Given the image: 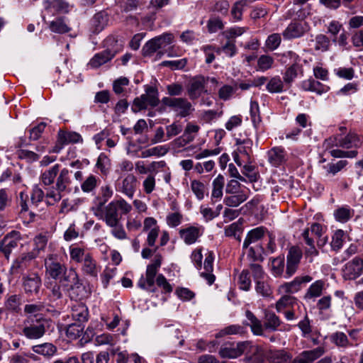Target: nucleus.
<instances>
[{"label": "nucleus", "instance_id": "nucleus-1", "mask_svg": "<svg viewBox=\"0 0 363 363\" xmlns=\"http://www.w3.org/2000/svg\"><path fill=\"white\" fill-rule=\"evenodd\" d=\"M131 210V205L123 199L112 201L106 206L91 208L94 215L111 228V234L119 240L127 238L126 233L120 223L121 216L128 213Z\"/></svg>", "mask_w": 363, "mask_h": 363}, {"label": "nucleus", "instance_id": "nucleus-2", "mask_svg": "<svg viewBox=\"0 0 363 363\" xmlns=\"http://www.w3.org/2000/svg\"><path fill=\"white\" fill-rule=\"evenodd\" d=\"M44 265L46 276L54 281L65 283L77 279V272L72 268L67 269L57 255H48L44 260Z\"/></svg>", "mask_w": 363, "mask_h": 363}, {"label": "nucleus", "instance_id": "nucleus-3", "mask_svg": "<svg viewBox=\"0 0 363 363\" xmlns=\"http://www.w3.org/2000/svg\"><path fill=\"white\" fill-rule=\"evenodd\" d=\"M245 316L250 322L245 324L250 326L252 332L256 335H262L263 328L271 331H276L281 324L279 318L274 312L269 311H264L263 325L261 321L250 311H246Z\"/></svg>", "mask_w": 363, "mask_h": 363}, {"label": "nucleus", "instance_id": "nucleus-4", "mask_svg": "<svg viewBox=\"0 0 363 363\" xmlns=\"http://www.w3.org/2000/svg\"><path fill=\"white\" fill-rule=\"evenodd\" d=\"M160 103L159 93L157 88L148 86L145 89V94L139 97H136L133 102L131 111L138 113L147 108V105L152 107L157 106Z\"/></svg>", "mask_w": 363, "mask_h": 363}, {"label": "nucleus", "instance_id": "nucleus-5", "mask_svg": "<svg viewBox=\"0 0 363 363\" xmlns=\"http://www.w3.org/2000/svg\"><path fill=\"white\" fill-rule=\"evenodd\" d=\"M162 259V257L160 255H156L152 263L147 265L145 278L142 276L138 282V286L140 288L150 292L156 291V289L155 287V277L158 269L161 267Z\"/></svg>", "mask_w": 363, "mask_h": 363}, {"label": "nucleus", "instance_id": "nucleus-6", "mask_svg": "<svg viewBox=\"0 0 363 363\" xmlns=\"http://www.w3.org/2000/svg\"><path fill=\"white\" fill-rule=\"evenodd\" d=\"M72 171H69L67 168H63L58 174L56 179L55 189L51 190L47 193L46 196L50 198L55 202H58L61 200L62 195V193L67 191L69 185L72 183L71 174Z\"/></svg>", "mask_w": 363, "mask_h": 363}, {"label": "nucleus", "instance_id": "nucleus-7", "mask_svg": "<svg viewBox=\"0 0 363 363\" xmlns=\"http://www.w3.org/2000/svg\"><path fill=\"white\" fill-rule=\"evenodd\" d=\"M162 104L177 112L178 116L182 118L189 116L194 111L191 104L186 98L165 96L162 99Z\"/></svg>", "mask_w": 363, "mask_h": 363}, {"label": "nucleus", "instance_id": "nucleus-8", "mask_svg": "<svg viewBox=\"0 0 363 363\" xmlns=\"http://www.w3.org/2000/svg\"><path fill=\"white\" fill-rule=\"evenodd\" d=\"M173 35L169 33H163L148 40L143 47L142 52L145 57L151 56L160 49H164L173 41Z\"/></svg>", "mask_w": 363, "mask_h": 363}, {"label": "nucleus", "instance_id": "nucleus-9", "mask_svg": "<svg viewBox=\"0 0 363 363\" xmlns=\"http://www.w3.org/2000/svg\"><path fill=\"white\" fill-rule=\"evenodd\" d=\"M21 240L22 236L19 231L12 230L9 233L0 241V253L9 260L11 252L17 248Z\"/></svg>", "mask_w": 363, "mask_h": 363}, {"label": "nucleus", "instance_id": "nucleus-10", "mask_svg": "<svg viewBox=\"0 0 363 363\" xmlns=\"http://www.w3.org/2000/svg\"><path fill=\"white\" fill-rule=\"evenodd\" d=\"M249 347H250L249 341L239 342L236 344L226 343L220 348L219 354L223 358H236L245 354Z\"/></svg>", "mask_w": 363, "mask_h": 363}, {"label": "nucleus", "instance_id": "nucleus-11", "mask_svg": "<svg viewBox=\"0 0 363 363\" xmlns=\"http://www.w3.org/2000/svg\"><path fill=\"white\" fill-rule=\"evenodd\" d=\"M302 256L303 252L299 247L292 246L289 248L286 256V269L284 278L288 279L295 274Z\"/></svg>", "mask_w": 363, "mask_h": 363}, {"label": "nucleus", "instance_id": "nucleus-12", "mask_svg": "<svg viewBox=\"0 0 363 363\" xmlns=\"http://www.w3.org/2000/svg\"><path fill=\"white\" fill-rule=\"evenodd\" d=\"M68 284L69 282L61 283L60 281H53L46 286L49 291L47 297L49 301L50 306L55 308L58 306L59 301L63 297L62 289L67 291Z\"/></svg>", "mask_w": 363, "mask_h": 363}, {"label": "nucleus", "instance_id": "nucleus-13", "mask_svg": "<svg viewBox=\"0 0 363 363\" xmlns=\"http://www.w3.org/2000/svg\"><path fill=\"white\" fill-rule=\"evenodd\" d=\"M137 187V178L133 174H128L122 180L118 179L116 184V189L133 199Z\"/></svg>", "mask_w": 363, "mask_h": 363}, {"label": "nucleus", "instance_id": "nucleus-14", "mask_svg": "<svg viewBox=\"0 0 363 363\" xmlns=\"http://www.w3.org/2000/svg\"><path fill=\"white\" fill-rule=\"evenodd\" d=\"M48 320L44 318H36L35 322L31 323L23 330V335L29 339H38L45 333V327Z\"/></svg>", "mask_w": 363, "mask_h": 363}, {"label": "nucleus", "instance_id": "nucleus-15", "mask_svg": "<svg viewBox=\"0 0 363 363\" xmlns=\"http://www.w3.org/2000/svg\"><path fill=\"white\" fill-rule=\"evenodd\" d=\"M308 25L305 22L291 21L282 32L285 40H293L301 38L308 30Z\"/></svg>", "mask_w": 363, "mask_h": 363}, {"label": "nucleus", "instance_id": "nucleus-16", "mask_svg": "<svg viewBox=\"0 0 363 363\" xmlns=\"http://www.w3.org/2000/svg\"><path fill=\"white\" fill-rule=\"evenodd\" d=\"M344 276L348 279H354L363 273V256H357L345 264Z\"/></svg>", "mask_w": 363, "mask_h": 363}, {"label": "nucleus", "instance_id": "nucleus-17", "mask_svg": "<svg viewBox=\"0 0 363 363\" xmlns=\"http://www.w3.org/2000/svg\"><path fill=\"white\" fill-rule=\"evenodd\" d=\"M42 286V280L37 273L23 277V288L28 296L38 295Z\"/></svg>", "mask_w": 363, "mask_h": 363}, {"label": "nucleus", "instance_id": "nucleus-18", "mask_svg": "<svg viewBox=\"0 0 363 363\" xmlns=\"http://www.w3.org/2000/svg\"><path fill=\"white\" fill-rule=\"evenodd\" d=\"M67 291H69L70 298L74 300L86 298L90 294L89 290L81 282L77 274V279L73 281H69Z\"/></svg>", "mask_w": 363, "mask_h": 363}, {"label": "nucleus", "instance_id": "nucleus-19", "mask_svg": "<svg viewBox=\"0 0 363 363\" xmlns=\"http://www.w3.org/2000/svg\"><path fill=\"white\" fill-rule=\"evenodd\" d=\"M206 79L201 75L194 77L189 82L187 89L188 95L191 100L198 99L202 92H207L205 89Z\"/></svg>", "mask_w": 363, "mask_h": 363}, {"label": "nucleus", "instance_id": "nucleus-20", "mask_svg": "<svg viewBox=\"0 0 363 363\" xmlns=\"http://www.w3.org/2000/svg\"><path fill=\"white\" fill-rule=\"evenodd\" d=\"M44 8L50 16L69 12V4L64 0H46L44 1Z\"/></svg>", "mask_w": 363, "mask_h": 363}, {"label": "nucleus", "instance_id": "nucleus-21", "mask_svg": "<svg viewBox=\"0 0 363 363\" xmlns=\"http://www.w3.org/2000/svg\"><path fill=\"white\" fill-rule=\"evenodd\" d=\"M203 227L189 226L179 230V235L186 245L195 243L203 233Z\"/></svg>", "mask_w": 363, "mask_h": 363}, {"label": "nucleus", "instance_id": "nucleus-22", "mask_svg": "<svg viewBox=\"0 0 363 363\" xmlns=\"http://www.w3.org/2000/svg\"><path fill=\"white\" fill-rule=\"evenodd\" d=\"M339 135V147L345 149H349L353 147H357L362 143V138L354 132L350 131L345 137H343L342 135Z\"/></svg>", "mask_w": 363, "mask_h": 363}, {"label": "nucleus", "instance_id": "nucleus-23", "mask_svg": "<svg viewBox=\"0 0 363 363\" xmlns=\"http://www.w3.org/2000/svg\"><path fill=\"white\" fill-rule=\"evenodd\" d=\"M108 16L105 11L96 13L91 20V29L94 33H99L108 24Z\"/></svg>", "mask_w": 363, "mask_h": 363}, {"label": "nucleus", "instance_id": "nucleus-24", "mask_svg": "<svg viewBox=\"0 0 363 363\" xmlns=\"http://www.w3.org/2000/svg\"><path fill=\"white\" fill-rule=\"evenodd\" d=\"M303 69L301 65L298 63H292L284 73L283 81L288 87H290L298 74L303 75Z\"/></svg>", "mask_w": 363, "mask_h": 363}, {"label": "nucleus", "instance_id": "nucleus-25", "mask_svg": "<svg viewBox=\"0 0 363 363\" xmlns=\"http://www.w3.org/2000/svg\"><path fill=\"white\" fill-rule=\"evenodd\" d=\"M82 263V270L84 274L93 278L97 277L99 267L96 265V262L91 255H86Z\"/></svg>", "mask_w": 363, "mask_h": 363}, {"label": "nucleus", "instance_id": "nucleus-26", "mask_svg": "<svg viewBox=\"0 0 363 363\" xmlns=\"http://www.w3.org/2000/svg\"><path fill=\"white\" fill-rule=\"evenodd\" d=\"M164 333L171 344H177L179 347L184 345V340L182 337V332L180 329L174 325L165 326Z\"/></svg>", "mask_w": 363, "mask_h": 363}, {"label": "nucleus", "instance_id": "nucleus-27", "mask_svg": "<svg viewBox=\"0 0 363 363\" xmlns=\"http://www.w3.org/2000/svg\"><path fill=\"white\" fill-rule=\"evenodd\" d=\"M72 317L79 323L86 322L89 318L88 308L82 303H77L72 308Z\"/></svg>", "mask_w": 363, "mask_h": 363}, {"label": "nucleus", "instance_id": "nucleus-28", "mask_svg": "<svg viewBox=\"0 0 363 363\" xmlns=\"http://www.w3.org/2000/svg\"><path fill=\"white\" fill-rule=\"evenodd\" d=\"M266 231V228L263 226L255 228L250 230L243 242L242 248L247 249L252 243H255L261 240Z\"/></svg>", "mask_w": 363, "mask_h": 363}, {"label": "nucleus", "instance_id": "nucleus-29", "mask_svg": "<svg viewBox=\"0 0 363 363\" xmlns=\"http://www.w3.org/2000/svg\"><path fill=\"white\" fill-rule=\"evenodd\" d=\"M268 157L272 165L279 167L286 161V152L283 148L275 147L268 152Z\"/></svg>", "mask_w": 363, "mask_h": 363}, {"label": "nucleus", "instance_id": "nucleus-30", "mask_svg": "<svg viewBox=\"0 0 363 363\" xmlns=\"http://www.w3.org/2000/svg\"><path fill=\"white\" fill-rule=\"evenodd\" d=\"M112 58H113V54L104 50L102 52L95 54L90 60L88 65L92 68H98L110 61Z\"/></svg>", "mask_w": 363, "mask_h": 363}, {"label": "nucleus", "instance_id": "nucleus-31", "mask_svg": "<svg viewBox=\"0 0 363 363\" xmlns=\"http://www.w3.org/2000/svg\"><path fill=\"white\" fill-rule=\"evenodd\" d=\"M325 286V281L323 280H317L313 282L308 289L303 298L305 300L314 299L322 295L323 290Z\"/></svg>", "mask_w": 363, "mask_h": 363}, {"label": "nucleus", "instance_id": "nucleus-32", "mask_svg": "<svg viewBox=\"0 0 363 363\" xmlns=\"http://www.w3.org/2000/svg\"><path fill=\"white\" fill-rule=\"evenodd\" d=\"M45 305L42 303L26 304L24 307V312L29 315L28 322L33 323L36 318H43L39 313L43 311Z\"/></svg>", "mask_w": 363, "mask_h": 363}, {"label": "nucleus", "instance_id": "nucleus-33", "mask_svg": "<svg viewBox=\"0 0 363 363\" xmlns=\"http://www.w3.org/2000/svg\"><path fill=\"white\" fill-rule=\"evenodd\" d=\"M225 184L224 177L219 174L213 182V191L211 193V201L215 203L218 199L223 196V189Z\"/></svg>", "mask_w": 363, "mask_h": 363}, {"label": "nucleus", "instance_id": "nucleus-34", "mask_svg": "<svg viewBox=\"0 0 363 363\" xmlns=\"http://www.w3.org/2000/svg\"><path fill=\"white\" fill-rule=\"evenodd\" d=\"M266 89L271 94L281 93L286 85L279 76H274L267 80Z\"/></svg>", "mask_w": 363, "mask_h": 363}, {"label": "nucleus", "instance_id": "nucleus-35", "mask_svg": "<svg viewBox=\"0 0 363 363\" xmlns=\"http://www.w3.org/2000/svg\"><path fill=\"white\" fill-rule=\"evenodd\" d=\"M60 172V164H56L54 166L46 169L40 177L42 182L46 185L50 186L52 184L55 179H57V175Z\"/></svg>", "mask_w": 363, "mask_h": 363}, {"label": "nucleus", "instance_id": "nucleus-36", "mask_svg": "<svg viewBox=\"0 0 363 363\" xmlns=\"http://www.w3.org/2000/svg\"><path fill=\"white\" fill-rule=\"evenodd\" d=\"M312 280L309 275L296 277L292 281L285 284L286 291L289 293H295L300 290L302 284L308 283Z\"/></svg>", "mask_w": 363, "mask_h": 363}, {"label": "nucleus", "instance_id": "nucleus-37", "mask_svg": "<svg viewBox=\"0 0 363 363\" xmlns=\"http://www.w3.org/2000/svg\"><path fill=\"white\" fill-rule=\"evenodd\" d=\"M33 351L38 354H41L45 357H50L57 352V347L52 343H43L41 345H34L32 347Z\"/></svg>", "mask_w": 363, "mask_h": 363}, {"label": "nucleus", "instance_id": "nucleus-38", "mask_svg": "<svg viewBox=\"0 0 363 363\" xmlns=\"http://www.w3.org/2000/svg\"><path fill=\"white\" fill-rule=\"evenodd\" d=\"M50 30L56 33L63 34L70 31L71 28L65 21V17H58L49 23Z\"/></svg>", "mask_w": 363, "mask_h": 363}, {"label": "nucleus", "instance_id": "nucleus-39", "mask_svg": "<svg viewBox=\"0 0 363 363\" xmlns=\"http://www.w3.org/2000/svg\"><path fill=\"white\" fill-rule=\"evenodd\" d=\"M324 353V349L321 347H318L312 350L304 351L301 355L295 360H303L305 363H312Z\"/></svg>", "mask_w": 363, "mask_h": 363}, {"label": "nucleus", "instance_id": "nucleus-40", "mask_svg": "<svg viewBox=\"0 0 363 363\" xmlns=\"http://www.w3.org/2000/svg\"><path fill=\"white\" fill-rule=\"evenodd\" d=\"M247 358L251 363H263L264 356L263 351L258 347L252 346L250 343V347L245 352Z\"/></svg>", "mask_w": 363, "mask_h": 363}, {"label": "nucleus", "instance_id": "nucleus-41", "mask_svg": "<svg viewBox=\"0 0 363 363\" xmlns=\"http://www.w3.org/2000/svg\"><path fill=\"white\" fill-rule=\"evenodd\" d=\"M104 43L106 47V50L108 51L109 53H112L113 57L117 53L121 52L123 48V42L113 36L108 37L105 40Z\"/></svg>", "mask_w": 363, "mask_h": 363}, {"label": "nucleus", "instance_id": "nucleus-42", "mask_svg": "<svg viewBox=\"0 0 363 363\" xmlns=\"http://www.w3.org/2000/svg\"><path fill=\"white\" fill-rule=\"evenodd\" d=\"M272 263V272L274 276L281 277L284 276L285 259L284 255H279L274 258H270Z\"/></svg>", "mask_w": 363, "mask_h": 363}, {"label": "nucleus", "instance_id": "nucleus-43", "mask_svg": "<svg viewBox=\"0 0 363 363\" xmlns=\"http://www.w3.org/2000/svg\"><path fill=\"white\" fill-rule=\"evenodd\" d=\"M101 196H96L93 201L91 207L104 206L108 200L112 196L113 191L109 186H102L101 188Z\"/></svg>", "mask_w": 363, "mask_h": 363}, {"label": "nucleus", "instance_id": "nucleus-44", "mask_svg": "<svg viewBox=\"0 0 363 363\" xmlns=\"http://www.w3.org/2000/svg\"><path fill=\"white\" fill-rule=\"evenodd\" d=\"M247 199V195L244 191L225 197L223 203L229 207H237Z\"/></svg>", "mask_w": 363, "mask_h": 363}, {"label": "nucleus", "instance_id": "nucleus-45", "mask_svg": "<svg viewBox=\"0 0 363 363\" xmlns=\"http://www.w3.org/2000/svg\"><path fill=\"white\" fill-rule=\"evenodd\" d=\"M295 306L300 308V306L297 301V299L292 296L285 295L283 296L276 303V308L278 312H281L284 308L287 307L294 308Z\"/></svg>", "mask_w": 363, "mask_h": 363}, {"label": "nucleus", "instance_id": "nucleus-46", "mask_svg": "<svg viewBox=\"0 0 363 363\" xmlns=\"http://www.w3.org/2000/svg\"><path fill=\"white\" fill-rule=\"evenodd\" d=\"M354 216V210L348 206H342L334 211L335 219L341 223H346Z\"/></svg>", "mask_w": 363, "mask_h": 363}, {"label": "nucleus", "instance_id": "nucleus-47", "mask_svg": "<svg viewBox=\"0 0 363 363\" xmlns=\"http://www.w3.org/2000/svg\"><path fill=\"white\" fill-rule=\"evenodd\" d=\"M21 304V297L20 295H11L8 296L5 301V308L12 312H18Z\"/></svg>", "mask_w": 363, "mask_h": 363}, {"label": "nucleus", "instance_id": "nucleus-48", "mask_svg": "<svg viewBox=\"0 0 363 363\" xmlns=\"http://www.w3.org/2000/svg\"><path fill=\"white\" fill-rule=\"evenodd\" d=\"M84 325L79 323L69 324L66 329V335L71 340H76L83 333Z\"/></svg>", "mask_w": 363, "mask_h": 363}, {"label": "nucleus", "instance_id": "nucleus-49", "mask_svg": "<svg viewBox=\"0 0 363 363\" xmlns=\"http://www.w3.org/2000/svg\"><path fill=\"white\" fill-rule=\"evenodd\" d=\"M346 235L342 230H337L332 237L330 245L333 250L338 251L343 246Z\"/></svg>", "mask_w": 363, "mask_h": 363}, {"label": "nucleus", "instance_id": "nucleus-50", "mask_svg": "<svg viewBox=\"0 0 363 363\" xmlns=\"http://www.w3.org/2000/svg\"><path fill=\"white\" fill-rule=\"evenodd\" d=\"M169 151V147L166 145H159L150 149H147L141 152L143 158L149 157L151 156H163Z\"/></svg>", "mask_w": 363, "mask_h": 363}, {"label": "nucleus", "instance_id": "nucleus-51", "mask_svg": "<svg viewBox=\"0 0 363 363\" xmlns=\"http://www.w3.org/2000/svg\"><path fill=\"white\" fill-rule=\"evenodd\" d=\"M268 358L272 363H286L290 357L284 350L270 351Z\"/></svg>", "mask_w": 363, "mask_h": 363}, {"label": "nucleus", "instance_id": "nucleus-52", "mask_svg": "<svg viewBox=\"0 0 363 363\" xmlns=\"http://www.w3.org/2000/svg\"><path fill=\"white\" fill-rule=\"evenodd\" d=\"M238 285L241 290L247 291L251 288L250 272L248 269H243L238 277Z\"/></svg>", "mask_w": 363, "mask_h": 363}, {"label": "nucleus", "instance_id": "nucleus-53", "mask_svg": "<svg viewBox=\"0 0 363 363\" xmlns=\"http://www.w3.org/2000/svg\"><path fill=\"white\" fill-rule=\"evenodd\" d=\"M265 252V249L262 247V245H257L256 247H248L247 257L251 259L252 261H264L263 254Z\"/></svg>", "mask_w": 363, "mask_h": 363}, {"label": "nucleus", "instance_id": "nucleus-54", "mask_svg": "<svg viewBox=\"0 0 363 363\" xmlns=\"http://www.w3.org/2000/svg\"><path fill=\"white\" fill-rule=\"evenodd\" d=\"M255 290L257 294L263 297H269L272 294V289L264 279L255 281Z\"/></svg>", "mask_w": 363, "mask_h": 363}, {"label": "nucleus", "instance_id": "nucleus-55", "mask_svg": "<svg viewBox=\"0 0 363 363\" xmlns=\"http://www.w3.org/2000/svg\"><path fill=\"white\" fill-rule=\"evenodd\" d=\"M347 164V161L340 160L337 163H329L324 166L325 169V176L328 177L330 174L335 175L338 172L341 171Z\"/></svg>", "mask_w": 363, "mask_h": 363}, {"label": "nucleus", "instance_id": "nucleus-56", "mask_svg": "<svg viewBox=\"0 0 363 363\" xmlns=\"http://www.w3.org/2000/svg\"><path fill=\"white\" fill-rule=\"evenodd\" d=\"M246 5V0H240L234 4L231 9V15L235 21H238L242 19L243 8Z\"/></svg>", "mask_w": 363, "mask_h": 363}, {"label": "nucleus", "instance_id": "nucleus-57", "mask_svg": "<svg viewBox=\"0 0 363 363\" xmlns=\"http://www.w3.org/2000/svg\"><path fill=\"white\" fill-rule=\"evenodd\" d=\"M242 232L241 225L233 223L225 228V235L228 237H234L238 240H241L240 233Z\"/></svg>", "mask_w": 363, "mask_h": 363}, {"label": "nucleus", "instance_id": "nucleus-58", "mask_svg": "<svg viewBox=\"0 0 363 363\" xmlns=\"http://www.w3.org/2000/svg\"><path fill=\"white\" fill-rule=\"evenodd\" d=\"M99 179L94 175H89L82 184V190L85 193L91 192L97 186Z\"/></svg>", "mask_w": 363, "mask_h": 363}, {"label": "nucleus", "instance_id": "nucleus-59", "mask_svg": "<svg viewBox=\"0 0 363 363\" xmlns=\"http://www.w3.org/2000/svg\"><path fill=\"white\" fill-rule=\"evenodd\" d=\"M274 58L268 55H261L257 60V67L262 71H266L272 67Z\"/></svg>", "mask_w": 363, "mask_h": 363}, {"label": "nucleus", "instance_id": "nucleus-60", "mask_svg": "<svg viewBox=\"0 0 363 363\" xmlns=\"http://www.w3.org/2000/svg\"><path fill=\"white\" fill-rule=\"evenodd\" d=\"M96 167L101 173L106 175L109 171V160L106 155L101 153L96 161Z\"/></svg>", "mask_w": 363, "mask_h": 363}, {"label": "nucleus", "instance_id": "nucleus-61", "mask_svg": "<svg viewBox=\"0 0 363 363\" xmlns=\"http://www.w3.org/2000/svg\"><path fill=\"white\" fill-rule=\"evenodd\" d=\"M281 42V35L279 33H273L267 37L265 45L269 50H274L280 45Z\"/></svg>", "mask_w": 363, "mask_h": 363}, {"label": "nucleus", "instance_id": "nucleus-62", "mask_svg": "<svg viewBox=\"0 0 363 363\" xmlns=\"http://www.w3.org/2000/svg\"><path fill=\"white\" fill-rule=\"evenodd\" d=\"M191 188L199 200H202L204 198L206 186L202 182L193 180L191 183Z\"/></svg>", "mask_w": 363, "mask_h": 363}, {"label": "nucleus", "instance_id": "nucleus-63", "mask_svg": "<svg viewBox=\"0 0 363 363\" xmlns=\"http://www.w3.org/2000/svg\"><path fill=\"white\" fill-rule=\"evenodd\" d=\"M27 266L28 264L24 261L23 258L20 256L13 262L10 272L12 274H17L23 272Z\"/></svg>", "mask_w": 363, "mask_h": 363}, {"label": "nucleus", "instance_id": "nucleus-64", "mask_svg": "<svg viewBox=\"0 0 363 363\" xmlns=\"http://www.w3.org/2000/svg\"><path fill=\"white\" fill-rule=\"evenodd\" d=\"M70 257L72 260L77 262H82L86 255H90L89 252H86L84 249L74 247H70Z\"/></svg>", "mask_w": 363, "mask_h": 363}]
</instances>
